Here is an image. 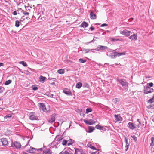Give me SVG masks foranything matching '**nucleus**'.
<instances>
[{
  "mask_svg": "<svg viewBox=\"0 0 154 154\" xmlns=\"http://www.w3.org/2000/svg\"><path fill=\"white\" fill-rule=\"evenodd\" d=\"M32 89L33 90L35 91L37 90L38 88L37 87H36L34 85H32Z\"/></svg>",
  "mask_w": 154,
  "mask_h": 154,
  "instance_id": "c03bdc74",
  "label": "nucleus"
},
{
  "mask_svg": "<svg viewBox=\"0 0 154 154\" xmlns=\"http://www.w3.org/2000/svg\"><path fill=\"white\" fill-rule=\"evenodd\" d=\"M90 18L92 19H95L96 18V15L92 11L91 12L90 14Z\"/></svg>",
  "mask_w": 154,
  "mask_h": 154,
  "instance_id": "aec40b11",
  "label": "nucleus"
},
{
  "mask_svg": "<svg viewBox=\"0 0 154 154\" xmlns=\"http://www.w3.org/2000/svg\"><path fill=\"white\" fill-rule=\"evenodd\" d=\"M153 91L154 90L152 88H151L148 86H146V88L144 90V93L145 94H147L153 92Z\"/></svg>",
  "mask_w": 154,
  "mask_h": 154,
  "instance_id": "20e7f679",
  "label": "nucleus"
},
{
  "mask_svg": "<svg viewBox=\"0 0 154 154\" xmlns=\"http://www.w3.org/2000/svg\"><path fill=\"white\" fill-rule=\"evenodd\" d=\"M153 99H154L153 98H152L150 99L149 100V102H150L151 103H152L153 102Z\"/></svg>",
  "mask_w": 154,
  "mask_h": 154,
  "instance_id": "6e6d98bb",
  "label": "nucleus"
},
{
  "mask_svg": "<svg viewBox=\"0 0 154 154\" xmlns=\"http://www.w3.org/2000/svg\"><path fill=\"white\" fill-rule=\"evenodd\" d=\"M62 139L63 137H60L59 138H58L57 139L56 141L59 142L61 140H62Z\"/></svg>",
  "mask_w": 154,
  "mask_h": 154,
  "instance_id": "09e8293b",
  "label": "nucleus"
},
{
  "mask_svg": "<svg viewBox=\"0 0 154 154\" xmlns=\"http://www.w3.org/2000/svg\"><path fill=\"white\" fill-rule=\"evenodd\" d=\"M117 82L120 83L124 88H126L128 85V83L124 79H118Z\"/></svg>",
  "mask_w": 154,
  "mask_h": 154,
  "instance_id": "f03ea898",
  "label": "nucleus"
},
{
  "mask_svg": "<svg viewBox=\"0 0 154 154\" xmlns=\"http://www.w3.org/2000/svg\"><path fill=\"white\" fill-rule=\"evenodd\" d=\"M11 82L12 81L11 80H9L6 81L4 83V84L5 85H7L11 83Z\"/></svg>",
  "mask_w": 154,
  "mask_h": 154,
  "instance_id": "2f4dec72",
  "label": "nucleus"
},
{
  "mask_svg": "<svg viewBox=\"0 0 154 154\" xmlns=\"http://www.w3.org/2000/svg\"><path fill=\"white\" fill-rule=\"evenodd\" d=\"M99 152L98 151H96L95 152H92L91 154H99Z\"/></svg>",
  "mask_w": 154,
  "mask_h": 154,
  "instance_id": "4d7b16f0",
  "label": "nucleus"
},
{
  "mask_svg": "<svg viewBox=\"0 0 154 154\" xmlns=\"http://www.w3.org/2000/svg\"><path fill=\"white\" fill-rule=\"evenodd\" d=\"M21 144L19 142L15 141L12 142L11 144V147L14 149H19L21 147Z\"/></svg>",
  "mask_w": 154,
  "mask_h": 154,
  "instance_id": "7ed1b4c3",
  "label": "nucleus"
},
{
  "mask_svg": "<svg viewBox=\"0 0 154 154\" xmlns=\"http://www.w3.org/2000/svg\"><path fill=\"white\" fill-rule=\"evenodd\" d=\"M107 48V47L106 46H101V45H99L97 47V48L96 49H95L94 50L97 51H102L103 50H104Z\"/></svg>",
  "mask_w": 154,
  "mask_h": 154,
  "instance_id": "9b49d317",
  "label": "nucleus"
},
{
  "mask_svg": "<svg viewBox=\"0 0 154 154\" xmlns=\"http://www.w3.org/2000/svg\"><path fill=\"white\" fill-rule=\"evenodd\" d=\"M88 146L91 148L92 149H94V150H97V149L94 147V146H93L90 143H88V144L87 145Z\"/></svg>",
  "mask_w": 154,
  "mask_h": 154,
  "instance_id": "c756f323",
  "label": "nucleus"
},
{
  "mask_svg": "<svg viewBox=\"0 0 154 154\" xmlns=\"http://www.w3.org/2000/svg\"><path fill=\"white\" fill-rule=\"evenodd\" d=\"M68 143L67 140H63L62 142V145H66Z\"/></svg>",
  "mask_w": 154,
  "mask_h": 154,
  "instance_id": "e433bc0d",
  "label": "nucleus"
},
{
  "mask_svg": "<svg viewBox=\"0 0 154 154\" xmlns=\"http://www.w3.org/2000/svg\"><path fill=\"white\" fill-rule=\"evenodd\" d=\"M11 115L10 114H8V115H7L6 116H5L4 119H6L7 118H11Z\"/></svg>",
  "mask_w": 154,
  "mask_h": 154,
  "instance_id": "79ce46f5",
  "label": "nucleus"
},
{
  "mask_svg": "<svg viewBox=\"0 0 154 154\" xmlns=\"http://www.w3.org/2000/svg\"><path fill=\"white\" fill-rule=\"evenodd\" d=\"M137 35L136 34H134L133 35L130 36L129 38L131 40L136 41L137 40Z\"/></svg>",
  "mask_w": 154,
  "mask_h": 154,
  "instance_id": "4468645a",
  "label": "nucleus"
},
{
  "mask_svg": "<svg viewBox=\"0 0 154 154\" xmlns=\"http://www.w3.org/2000/svg\"><path fill=\"white\" fill-rule=\"evenodd\" d=\"M40 108L44 112H46L47 110L46 109L45 105H44V103H40Z\"/></svg>",
  "mask_w": 154,
  "mask_h": 154,
  "instance_id": "ddd939ff",
  "label": "nucleus"
},
{
  "mask_svg": "<svg viewBox=\"0 0 154 154\" xmlns=\"http://www.w3.org/2000/svg\"><path fill=\"white\" fill-rule=\"evenodd\" d=\"M80 26L81 27L86 28L88 26V24L86 22L84 21L82 23Z\"/></svg>",
  "mask_w": 154,
  "mask_h": 154,
  "instance_id": "412c9836",
  "label": "nucleus"
},
{
  "mask_svg": "<svg viewBox=\"0 0 154 154\" xmlns=\"http://www.w3.org/2000/svg\"><path fill=\"white\" fill-rule=\"evenodd\" d=\"M109 129V128L107 126H101L100 130H102L103 131H105L107 130H108Z\"/></svg>",
  "mask_w": 154,
  "mask_h": 154,
  "instance_id": "7c9ffc66",
  "label": "nucleus"
},
{
  "mask_svg": "<svg viewBox=\"0 0 154 154\" xmlns=\"http://www.w3.org/2000/svg\"><path fill=\"white\" fill-rule=\"evenodd\" d=\"M125 54V53L124 52L118 53L117 52V56H120L122 55H124Z\"/></svg>",
  "mask_w": 154,
  "mask_h": 154,
  "instance_id": "58836bf2",
  "label": "nucleus"
},
{
  "mask_svg": "<svg viewBox=\"0 0 154 154\" xmlns=\"http://www.w3.org/2000/svg\"><path fill=\"white\" fill-rule=\"evenodd\" d=\"M137 121L138 122V124L136 126H135L133 123L131 122H129L128 124V127L131 130H134L135 129L136 127L139 128L140 127V125H141L140 122V119H137Z\"/></svg>",
  "mask_w": 154,
  "mask_h": 154,
  "instance_id": "f257e3e1",
  "label": "nucleus"
},
{
  "mask_svg": "<svg viewBox=\"0 0 154 154\" xmlns=\"http://www.w3.org/2000/svg\"><path fill=\"white\" fill-rule=\"evenodd\" d=\"M22 154H28V153L26 152H24Z\"/></svg>",
  "mask_w": 154,
  "mask_h": 154,
  "instance_id": "774afa93",
  "label": "nucleus"
},
{
  "mask_svg": "<svg viewBox=\"0 0 154 154\" xmlns=\"http://www.w3.org/2000/svg\"><path fill=\"white\" fill-rule=\"evenodd\" d=\"M131 137L134 139V140L135 142L137 141V138L135 136V135L131 136Z\"/></svg>",
  "mask_w": 154,
  "mask_h": 154,
  "instance_id": "a18cd8bd",
  "label": "nucleus"
},
{
  "mask_svg": "<svg viewBox=\"0 0 154 154\" xmlns=\"http://www.w3.org/2000/svg\"><path fill=\"white\" fill-rule=\"evenodd\" d=\"M22 12L23 13V14L25 15H28L29 14V12L27 11H25L24 10H22Z\"/></svg>",
  "mask_w": 154,
  "mask_h": 154,
  "instance_id": "72a5a7b5",
  "label": "nucleus"
},
{
  "mask_svg": "<svg viewBox=\"0 0 154 154\" xmlns=\"http://www.w3.org/2000/svg\"><path fill=\"white\" fill-rule=\"evenodd\" d=\"M147 108H154L153 107V106H152V105H150L148 106Z\"/></svg>",
  "mask_w": 154,
  "mask_h": 154,
  "instance_id": "864d4df0",
  "label": "nucleus"
},
{
  "mask_svg": "<svg viewBox=\"0 0 154 154\" xmlns=\"http://www.w3.org/2000/svg\"><path fill=\"white\" fill-rule=\"evenodd\" d=\"M4 65V64L3 63H0V67L1 66H3Z\"/></svg>",
  "mask_w": 154,
  "mask_h": 154,
  "instance_id": "69168bd1",
  "label": "nucleus"
},
{
  "mask_svg": "<svg viewBox=\"0 0 154 154\" xmlns=\"http://www.w3.org/2000/svg\"><path fill=\"white\" fill-rule=\"evenodd\" d=\"M42 148H39V149H36V151L37 152H41L42 150Z\"/></svg>",
  "mask_w": 154,
  "mask_h": 154,
  "instance_id": "8fccbe9b",
  "label": "nucleus"
},
{
  "mask_svg": "<svg viewBox=\"0 0 154 154\" xmlns=\"http://www.w3.org/2000/svg\"><path fill=\"white\" fill-rule=\"evenodd\" d=\"M38 117L35 115L33 113H31L30 116V119L31 120H37L38 119Z\"/></svg>",
  "mask_w": 154,
  "mask_h": 154,
  "instance_id": "2eb2a0df",
  "label": "nucleus"
},
{
  "mask_svg": "<svg viewBox=\"0 0 154 154\" xmlns=\"http://www.w3.org/2000/svg\"><path fill=\"white\" fill-rule=\"evenodd\" d=\"M46 95L49 97H53V94L51 93H48L46 94Z\"/></svg>",
  "mask_w": 154,
  "mask_h": 154,
  "instance_id": "ea45409f",
  "label": "nucleus"
},
{
  "mask_svg": "<svg viewBox=\"0 0 154 154\" xmlns=\"http://www.w3.org/2000/svg\"><path fill=\"white\" fill-rule=\"evenodd\" d=\"M85 85V86H86V87L88 88H89V85L88 84L86 83Z\"/></svg>",
  "mask_w": 154,
  "mask_h": 154,
  "instance_id": "0e129e2a",
  "label": "nucleus"
},
{
  "mask_svg": "<svg viewBox=\"0 0 154 154\" xmlns=\"http://www.w3.org/2000/svg\"><path fill=\"white\" fill-rule=\"evenodd\" d=\"M108 25V24H107L104 23V24H102L101 25V27H104V26H107Z\"/></svg>",
  "mask_w": 154,
  "mask_h": 154,
  "instance_id": "603ef678",
  "label": "nucleus"
},
{
  "mask_svg": "<svg viewBox=\"0 0 154 154\" xmlns=\"http://www.w3.org/2000/svg\"><path fill=\"white\" fill-rule=\"evenodd\" d=\"M63 92L66 94L68 95H72V94L71 91L68 89H65L63 90Z\"/></svg>",
  "mask_w": 154,
  "mask_h": 154,
  "instance_id": "f8f14e48",
  "label": "nucleus"
},
{
  "mask_svg": "<svg viewBox=\"0 0 154 154\" xmlns=\"http://www.w3.org/2000/svg\"><path fill=\"white\" fill-rule=\"evenodd\" d=\"M84 122L86 124L89 125H92L94 124L95 123V121L91 119H89V120L85 119L84 120Z\"/></svg>",
  "mask_w": 154,
  "mask_h": 154,
  "instance_id": "6e6552de",
  "label": "nucleus"
},
{
  "mask_svg": "<svg viewBox=\"0 0 154 154\" xmlns=\"http://www.w3.org/2000/svg\"><path fill=\"white\" fill-rule=\"evenodd\" d=\"M29 7L28 6L27 7H25L26 9V11L27 12H29H29L30 11V9L29 8H28V9H27V8H29Z\"/></svg>",
  "mask_w": 154,
  "mask_h": 154,
  "instance_id": "3c124183",
  "label": "nucleus"
},
{
  "mask_svg": "<svg viewBox=\"0 0 154 154\" xmlns=\"http://www.w3.org/2000/svg\"><path fill=\"white\" fill-rule=\"evenodd\" d=\"M0 142L2 144L3 146H8V141L7 139L5 138H2L0 139Z\"/></svg>",
  "mask_w": 154,
  "mask_h": 154,
  "instance_id": "1a4fd4ad",
  "label": "nucleus"
},
{
  "mask_svg": "<svg viewBox=\"0 0 154 154\" xmlns=\"http://www.w3.org/2000/svg\"><path fill=\"white\" fill-rule=\"evenodd\" d=\"M56 114L55 113L53 114L50 116V118L48 119V122L50 123H53L55 121V118Z\"/></svg>",
  "mask_w": 154,
  "mask_h": 154,
  "instance_id": "423d86ee",
  "label": "nucleus"
},
{
  "mask_svg": "<svg viewBox=\"0 0 154 154\" xmlns=\"http://www.w3.org/2000/svg\"><path fill=\"white\" fill-rule=\"evenodd\" d=\"M27 152H29L30 153H37L36 149L34 148L30 147V149L29 150L27 151Z\"/></svg>",
  "mask_w": 154,
  "mask_h": 154,
  "instance_id": "6ab92c4d",
  "label": "nucleus"
},
{
  "mask_svg": "<svg viewBox=\"0 0 154 154\" xmlns=\"http://www.w3.org/2000/svg\"><path fill=\"white\" fill-rule=\"evenodd\" d=\"M74 154H84L83 153L82 150L80 148H75Z\"/></svg>",
  "mask_w": 154,
  "mask_h": 154,
  "instance_id": "9d476101",
  "label": "nucleus"
},
{
  "mask_svg": "<svg viewBox=\"0 0 154 154\" xmlns=\"http://www.w3.org/2000/svg\"><path fill=\"white\" fill-rule=\"evenodd\" d=\"M124 140H125V142L126 143V145L125 146V148H126L125 149V150L126 151H127L128 149V146H129V143L128 142V139L126 137H125Z\"/></svg>",
  "mask_w": 154,
  "mask_h": 154,
  "instance_id": "a211bd4d",
  "label": "nucleus"
},
{
  "mask_svg": "<svg viewBox=\"0 0 154 154\" xmlns=\"http://www.w3.org/2000/svg\"><path fill=\"white\" fill-rule=\"evenodd\" d=\"M114 116L116 119L115 121L116 122L118 121H122V118L120 116V115H115Z\"/></svg>",
  "mask_w": 154,
  "mask_h": 154,
  "instance_id": "dca6fc26",
  "label": "nucleus"
},
{
  "mask_svg": "<svg viewBox=\"0 0 154 154\" xmlns=\"http://www.w3.org/2000/svg\"><path fill=\"white\" fill-rule=\"evenodd\" d=\"M19 21L18 20H16L15 21V26L16 27H18L20 25Z\"/></svg>",
  "mask_w": 154,
  "mask_h": 154,
  "instance_id": "f704fd0d",
  "label": "nucleus"
},
{
  "mask_svg": "<svg viewBox=\"0 0 154 154\" xmlns=\"http://www.w3.org/2000/svg\"><path fill=\"white\" fill-rule=\"evenodd\" d=\"M111 58H114L116 57L117 56V52H115L111 53Z\"/></svg>",
  "mask_w": 154,
  "mask_h": 154,
  "instance_id": "5701e85b",
  "label": "nucleus"
},
{
  "mask_svg": "<svg viewBox=\"0 0 154 154\" xmlns=\"http://www.w3.org/2000/svg\"><path fill=\"white\" fill-rule=\"evenodd\" d=\"M92 109L90 108H88L86 109V113H88L89 112H91L92 111Z\"/></svg>",
  "mask_w": 154,
  "mask_h": 154,
  "instance_id": "c9c22d12",
  "label": "nucleus"
},
{
  "mask_svg": "<svg viewBox=\"0 0 154 154\" xmlns=\"http://www.w3.org/2000/svg\"><path fill=\"white\" fill-rule=\"evenodd\" d=\"M19 63L20 64H22L23 66L25 67L27 66V64L24 61H20Z\"/></svg>",
  "mask_w": 154,
  "mask_h": 154,
  "instance_id": "c85d7f7f",
  "label": "nucleus"
},
{
  "mask_svg": "<svg viewBox=\"0 0 154 154\" xmlns=\"http://www.w3.org/2000/svg\"><path fill=\"white\" fill-rule=\"evenodd\" d=\"M112 40L113 41H115L117 40V39H115L112 38Z\"/></svg>",
  "mask_w": 154,
  "mask_h": 154,
  "instance_id": "338daca9",
  "label": "nucleus"
},
{
  "mask_svg": "<svg viewBox=\"0 0 154 154\" xmlns=\"http://www.w3.org/2000/svg\"><path fill=\"white\" fill-rule=\"evenodd\" d=\"M65 154H73L74 151L70 148H67L64 149Z\"/></svg>",
  "mask_w": 154,
  "mask_h": 154,
  "instance_id": "0eeeda50",
  "label": "nucleus"
},
{
  "mask_svg": "<svg viewBox=\"0 0 154 154\" xmlns=\"http://www.w3.org/2000/svg\"><path fill=\"white\" fill-rule=\"evenodd\" d=\"M46 79V78L42 76H40L39 77V81L41 82H43Z\"/></svg>",
  "mask_w": 154,
  "mask_h": 154,
  "instance_id": "4be33fe9",
  "label": "nucleus"
},
{
  "mask_svg": "<svg viewBox=\"0 0 154 154\" xmlns=\"http://www.w3.org/2000/svg\"><path fill=\"white\" fill-rule=\"evenodd\" d=\"M43 154H51L52 152L49 149H47L43 151Z\"/></svg>",
  "mask_w": 154,
  "mask_h": 154,
  "instance_id": "f3484780",
  "label": "nucleus"
},
{
  "mask_svg": "<svg viewBox=\"0 0 154 154\" xmlns=\"http://www.w3.org/2000/svg\"><path fill=\"white\" fill-rule=\"evenodd\" d=\"M151 143H150V146L152 147H154V137H152L151 138Z\"/></svg>",
  "mask_w": 154,
  "mask_h": 154,
  "instance_id": "cd10ccee",
  "label": "nucleus"
},
{
  "mask_svg": "<svg viewBox=\"0 0 154 154\" xmlns=\"http://www.w3.org/2000/svg\"><path fill=\"white\" fill-rule=\"evenodd\" d=\"M90 29H91V30H93L94 29V28L93 27H91L90 28Z\"/></svg>",
  "mask_w": 154,
  "mask_h": 154,
  "instance_id": "e2e57ef3",
  "label": "nucleus"
},
{
  "mask_svg": "<svg viewBox=\"0 0 154 154\" xmlns=\"http://www.w3.org/2000/svg\"><path fill=\"white\" fill-rule=\"evenodd\" d=\"M92 42V41H91L90 42H88L85 43V44L88 45Z\"/></svg>",
  "mask_w": 154,
  "mask_h": 154,
  "instance_id": "052dcab7",
  "label": "nucleus"
},
{
  "mask_svg": "<svg viewBox=\"0 0 154 154\" xmlns=\"http://www.w3.org/2000/svg\"><path fill=\"white\" fill-rule=\"evenodd\" d=\"M79 61L81 63H84L86 61L85 60H84L82 58H80L79 60Z\"/></svg>",
  "mask_w": 154,
  "mask_h": 154,
  "instance_id": "4c0bfd02",
  "label": "nucleus"
},
{
  "mask_svg": "<svg viewBox=\"0 0 154 154\" xmlns=\"http://www.w3.org/2000/svg\"><path fill=\"white\" fill-rule=\"evenodd\" d=\"M67 141H68V143H67L68 146H69V145H72L74 142V140H73L72 139H70L69 140H68Z\"/></svg>",
  "mask_w": 154,
  "mask_h": 154,
  "instance_id": "b1692460",
  "label": "nucleus"
},
{
  "mask_svg": "<svg viewBox=\"0 0 154 154\" xmlns=\"http://www.w3.org/2000/svg\"><path fill=\"white\" fill-rule=\"evenodd\" d=\"M153 84L152 82L149 83H147L146 85V86H148L149 87H152L153 86Z\"/></svg>",
  "mask_w": 154,
  "mask_h": 154,
  "instance_id": "a19ab883",
  "label": "nucleus"
},
{
  "mask_svg": "<svg viewBox=\"0 0 154 154\" xmlns=\"http://www.w3.org/2000/svg\"><path fill=\"white\" fill-rule=\"evenodd\" d=\"M59 154H65V153L63 150L62 151L60 152Z\"/></svg>",
  "mask_w": 154,
  "mask_h": 154,
  "instance_id": "bf43d9fd",
  "label": "nucleus"
},
{
  "mask_svg": "<svg viewBox=\"0 0 154 154\" xmlns=\"http://www.w3.org/2000/svg\"><path fill=\"white\" fill-rule=\"evenodd\" d=\"M120 33L125 36L128 37L130 35V34L132 33L130 31H128L126 29L123 30V31H121Z\"/></svg>",
  "mask_w": 154,
  "mask_h": 154,
  "instance_id": "39448f33",
  "label": "nucleus"
},
{
  "mask_svg": "<svg viewBox=\"0 0 154 154\" xmlns=\"http://www.w3.org/2000/svg\"><path fill=\"white\" fill-rule=\"evenodd\" d=\"M90 50V49H86L85 48H83L82 49V51L85 52V53H88Z\"/></svg>",
  "mask_w": 154,
  "mask_h": 154,
  "instance_id": "473e14b6",
  "label": "nucleus"
},
{
  "mask_svg": "<svg viewBox=\"0 0 154 154\" xmlns=\"http://www.w3.org/2000/svg\"><path fill=\"white\" fill-rule=\"evenodd\" d=\"M112 101L114 103H116L119 101V100L117 98H116L112 100Z\"/></svg>",
  "mask_w": 154,
  "mask_h": 154,
  "instance_id": "37998d69",
  "label": "nucleus"
},
{
  "mask_svg": "<svg viewBox=\"0 0 154 154\" xmlns=\"http://www.w3.org/2000/svg\"><path fill=\"white\" fill-rule=\"evenodd\" d=\"M24 16H23L21 18V20H20V21H23V20H25V19L24 18Z\"/></svg>",
  "mask_w": 154,
  "mask_h": 154,
  "instance_id": "5fc2aeb1",
  "label": "nucleus"
},
{
  "mask_svg": "<svg viewBox=\"0 0 154 154\" xmlns=\"http://www.w3.org/2000/svg\"><path fill=\"white\" fill-rule=\"evenodd\" d=\"M101 127V126H100V125H97L95 127L97 129L100 130Z\"/></svg>",
  "mask_w": 154,
  "mask_h": 154,
  "instance_id": "de8ad7c7",
  "label": "nucleus"
},
{
  "mask_svg": "<svg viewBox=\"0 0 154 154\" xmlns=\"http://www.w3.org/2000/svg\"><path fill=\"white\" fill-rule=\"evenodd\" d=\"M4 89L5 88L4 87H2L0 86V94L2 93Z\"/></svg>",
  "mask_w": 154,
  "mask_h": 154,
  "instance_id": "49530a36",
  "label": "nucleus"
},
{
  "mask_svg": "<svg viewBox=\"0 0 154 154\" xmlns=\"http://www.w3.org/2000/svg\"><path fill=\"white\" fill-rule=\"evenodd\" d=\"M82 84L80 82H79L77 83L76 85V88H80L82 87Z\"/></svg>",
  "mask_w": 154,
  "mask_h": 154,
  "instance_id": "bb28decb",
  "label": "nucleus"
},
{
  "mask_svg": "<svg viewBox=\"0 0 154 154\" xmlns=\"http://www.w3.org/2000/svg\"><path fill=\"white\" fill-rule=\"evenodd\" d=\"M17 14V12L16 11H14L13 13V14L14 15H16Z\"/></svg>",
  "mask_w": 154,
  "mask_h": 154,
  "instance_id": "13d9d810",
  "label": "nucleus"
},
{
  "mask_svg": "<svg viewBox=\"0 0 154 154\" xmlns=\"http://www.w3.org/2000/svg\"><path fill=\"white\" fill-rule=\"evenodd\" d=\"M89 131L88 132L89 133L92 132L95 129V128L94 127H93L92 126H89L88 127Z\"/></svg>",
  "mask_w": 154,
  "mask_h": 154,
  "instance_id": "a878e982",
  "label": "nucleus"
},
{
  "mask_svg": "<svg viewBox=\"0 0 154 154\" xmlns=\"http://www.w3.org/2000/svg\"><path fill=\"white\" fill-rule=\"evenodd\" d=\"M57 73L60 74H63L65 72V71L64 69H61L58 70Z\"/></svg>",
  "mask_w": 154,
  "mask_h": 154,
  "instance_id": "393cba45",
  "label": "nucleus"
},
{
  "mask_svg": "<svg viewBox=\"0 0 154 154\" xmlns=\"http://www.w3.org/2000/svg\"><path fill=\"white\" fill-rule=\"evenodd\" d=\"M97 38H98L94 37V38H93V40H92L91 41H92V42H94L96 40L95 39H97Z\"/></svg>",
  "mask_w": 154,
  "mask_h": 154,
  "instance_id": "680f3d73",
  "label": "nucleus"
}]
</instances>
